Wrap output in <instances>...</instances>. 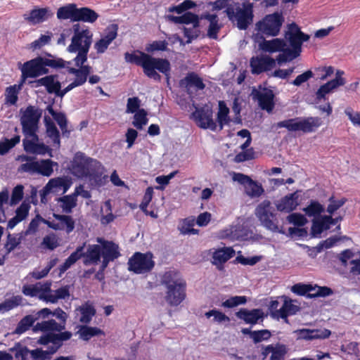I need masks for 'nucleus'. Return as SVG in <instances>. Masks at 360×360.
I'll use <instances>...</instances> for the list:
<instances>
[{
	"label": "nucleus",
	"instance_id": "c756f323",
	"mask_svg": "<svg viewBox=\"0 0 360 360\" xmlns=\"http://www.w3.org/2000/svg\"><path fill=\"white\" fill-rule=\"evenodd\" d=\"M294 333L297 335L298 339L302 340H314L322 339L329 337L330 332L328 330H311L307 328H302L296 330Z\"/></svg>",
	"mask_w": 360,
	"mask_h": 360
},
{
	"label": "nucleus",
	"instance_id": "c9c22d12",
	"mask_svg": "<svg viewBox=\"0 0 360 360\" xmlns=\"http://www.w3.org/2000/svg\"><path fill=\"white\" fill-rule=\"evenodd\" d=\"M235 251L231 248H224L221 249L217 250L213 253V264L218 266L219 269L221 268V266L230 258L233 257Z\"/></svg>",
	"mask_w": 360,
	"mask_h": 360
},
{
	"label": "nucleus",
	"instance_id": "aec40b11",
	"mask_svg": "<svg viewBox=\"0 0 360 360\" xmlns=\"http://www.w3.org/2000/svg\"><path fill=\"white\" fill-rule=\"evenodd\" d=\"M51 283L50 282L44 283L41 294L39 295V300L46 303H56L58 300L65 299L70 296L68 286L58 288L56 290L51 289Z\"/></svg>",
	"mask_w": 360,
	"mask_h": 360
},
{
	"label": "nucleus",
	"instance_id": "20e7f679",
	"mask_svg": "<svg viewBox=\"0 0 360 360\" xmlns=\"http://www.w3.org/2000/svg\"><path fill=\"white\" fill-rule=\"evenodd\" d=\"M91 72V68L90 66H83L77 69L74 68H70L69 72L75 75V79L63 90L60 89V82L53 75L42 77L38 79L37 82L40 86H44L49 93H53L57 96L63 97L74 88L84 84L86 82L87 77Z\"/></svg>",
	"mask_w": 360,
	"mask_h": 360
},
{
	"label": "nucleus",
	"instance_id": "58836bf2",
	"mask_svg": "<svg viewBox=\"0 0 360 360\" xmlns=\"http://www.w3.org/2000/svg\"><path fill=\"white\" fill-rule=\"evenodd\" d=\"M63 329H64V326L57 323L53 319L39 322L36 325H34L32 328L34 332H60Z\"/></svg>",
	"mask_w": 360,
	"mask_h": 360
},
{
	"label": "nucleus",
	"instance_id": "4468645a",
	"mask_svg": "<svg viewBox=\"0 0 360 360\" xmlns=\"http://www.w3.org/2000/svg\"><path fill=\"white\" fill-rule=\"evenodd\" d=\"M154 265L153 255L150 252H136L128 261V269L138 274L149 272Z\"/></svg>",
	"mask_w": 360,
	"mask_h": 360
},
{
	"label": "nucleus",
	"instance_id": "4d7b16f0",
	"mask_svg": "<svg viewBox=\"0 0 360 360\" xmlns=\"http://www.w3.org/2000/svg\"><path fill=\"white\" fill-rule=\"evenodd\" d=\"M148 119L147 118V113L143 109L139 110L134 116L132 124L137 129H142L143 127L147 124Z\"/></svg>",
	"mask_w": 360,
	"mask_h": 360
},
{
	"label": "nucleus",
	"instance_id": "423d86ee",
	"mask_svg": "<svg viewBox=\"0 0 360 360\" xmlns=\"http://www.w3.org/2000/svg\"><path fill=\"white\" fill-rule=\"evenodd\" d=\"M162 283L167 288L165 299L172 306L179 305L186 297V282L179 273L169 271L164 274Z\"/></svg>",
	"mask_w": 360,
	"mask_h": 360
},
{
	"label": "nucleus",
	"instance_id": "c85d7f7f",
	"mask_svg": "<svg viewBox=\"0 0 360 360\" xmlns=\"http://www.w3.org/2000/svg\"><path fill=\"white\" fill-rule=\"evenodd\" d=\"M180 86L186 88L189 94H192L193 90H202L205 88L202 80L195 73H189L184 79H181Z\"/></svg>",
	"mask_w": 360,
	"mask_h": 360
},
{
	"label": "nucleus",
	"instance_id": "ea45409f",
	"mask_svg": "<svg viewBox=\"0 0 360 360\" xmlns=\"http://www.w3.org/2000/svg\"><path fill=\"white\" fill-rule=\"evenodd\" d=\"M298 310L299 307L294 304L292 300H285L283 304L279 310L274 313V318L286 319L288 316L296 314Z\"/></svg>",
	"mask_w": 360,
	"mask_h": 360
},
{
	"label": "nucleus",
	"instance_id": "0eeeda50",
	"mask_svg": "<svg viewBox=\"0 0 360 360\" xmlns=\"http://www.w3.org/2000/svg\"><path fill=\"white\" fill-rule=\"evenodd\" d=\"M102 169V165L98 161L87 157L81 152H77L75 155L69 167L71 174L79 179H92L101 174Z\"/></svg>",
	"mask_w": 360,
	"mask_h": 360
},
{
	"label": "nucleus",
	"instance_id": "f257e3e1",
	"mask_svg": "<svg viewBox=\"0 0 360 360\" xmlns=\"http://www.w3.org/2000/svg\"><path fill=\"white\" fill-rule=\"evenodd\" d=\"M285 38L290 48L288 47L284 39L276 38L271 40H264L259 44V48L264 52H281L277 56L278 64L291 61L300 55L302 44L309 39V35L302 32L297 25L291 23L288 26Z\"/></svg>",
	"mask_w": 360,
	"mask_h": 360
},
{
	"label": "nucleus",
	"instance_id": "6e6552de",
	"mask_svg": "<svg viewBox=\"0 0 360 360\" xmlns=\"http://www.w3.org/2000/svg\"><path fill=\"white\" fill-rule=\"evenodd\" d=\"M255 214L261 224L274 233L285 234L283 228L278 225L276 214L269 200H265L256 207Z\"/></svg>",
	"mask_w": 360,
	"mask_h": 360
},
{
	"label": "nucleus",
	"instance_id": "de8ad7c7",
	"mask_svg": "<svg viewBox=\"0 0 360 360\" xmlns=\"http://www.w3.org/2000/svg\"><path fill=\"white\" fill-rule=\"evenodd\" d=\"M195 219L193 218H186L183 219L179 225V230L184 235H195L198 233V230L193 228Z\"/></svg>",
	"mask_w": 360,
	"mask_h": 360
},
{
	"label": "nucleus",
	"instance_id": "f8f14e48",
	"mask_svg": "<svg viewBox=\"0 0 360 360\" xmlns=\"http://www.w3.org/2000/svg\"><path fill=\"white\" fill-rule=\"evenodd\" d=\"M23 160L27 162L22 164L20 170L27 172L30 174H39L44 176H50L53 172V167H57L58 163L50 159L37 160L34 159L28 160L25 157Z\"/></svg>",
	"mask_w": 360,
	"mask_h": 360
},
{
	"label": "nucleus",
	"instance_id": "37998d69",
	"mask_svg": "<svg viewBox=\"0 0 360 360\" xmlns=\"http://www.w3.org/2000/svg\"><path fill=\"white\" fill-rule=\"evenodd\" d=\"M46 110L53 117L59 125L63 136H68L70 131L67 129V119L62 112H56L54 111L52 105H47Z\"/></svg>",
	"mask_w": 360,
	"mask_h": 360
},
{
	"label": "nucleus",
	"instance_id": "2f4dec72",
	"mask_svg": "<svg viewBox=\"0 0 360 360\" xmlns=\"http://www.w3.org/2000/svg\"><path fill=\"white\" fill-rule=\"evenodd\" d=\"M53 13L49 8H36L30 11L29 15H25V18L32 24L42 22L51 18Z\"/></svg>",
	"mask_w": 360,
	"mask_h": 360
},
{
	"label": "nucleus",
	"instance_id": "0e129e2a",
	"mask_svg": "<svg viewBox=\"0 0 360 360\" xmlns=\"http://www.w3.org/2000/svg\"><path fill=\"white\" fill-rule=\"evenodd\" d=\"M205 316L207 318L213 316V321L219 323L229 322L230 321V319L225 314L216 309H212L206 312Z\"/></svg>",
	"mask_w": 360,
	"mask_h": 360
},
{
	"label": "nucleus",
	"instance_id": "c03bdc74",
	"mask_svg": "<svg viewBox=\"0 0 360 360\" xmlns=\"http://www.w3.org/2000/svg\"><path fill=\"white\" fill-rule=\"evenodd\" d=\"M229 109L224 101L219 102V111L217 112V129L221 130L225 124H227L230 118L229 116Z\"/></svg>",
	"mask_w": 360,
	"mask_h": 360
},
{
	"label": "nucleus",
	"instance_id": "72a5a7b5",
	"mask_svg": "<svg viewBox=\"0 0 360 360\" xmlns=\"http://www.w3.org/2000/svg\"><path fill=\"white\" fill-rule=\"evenodd\" d=\"M77 9L75 4H68L60 6L57 11V18L60 20H70L72 22H76Z\"/></svg>",
	"mask_w": 360,
	"mask_h": 360
},
{
	"label": "nucleus",
	"instance_id": "1a4fd4ad",
	"mask_svg": "<svg viewBox=\"0 0 360 360\" xmlns=\"http://www.w3.org/2000/svg\"><path fill=\"white\" fill-rule=\"evenodd\" d=\"M229 20L240 30H246L252 22L253 10L251 4L231 5L226 9Z\"/></svg>",
	"mask_w": 360,
	"mask_h": 360
},
{
	"label": "nucleus",
	"instance_id": "a878e982",
	"mask_svg": "<svg viewBox=\"0 0 360 360\" xmlns=\"http://www.w3.org/2000/svg\"><path fill=\"white\" fill-rule=\"evenodd\" d=\"M275 65L276 60L269 56L252 57L250 60V67L254 74L269 70L274 68Z\"/></svg>",
	"mask_w": 360,
	"mask_h": 360
},
{
	"label": "nucleus",
	"instance_id": "864d4df0",
	"mask_svg": "<svg viewBox=\"0 0 360 360\" xmlns=\"http://www.w3.org/2000/svg\"><path fill=\"white\" fill-rule=\"evenodd\" d=\"M22 238L21 234H8L6 242L4 245L7 254L14 250L20 245Z\"/></svg>",
	"mask_w": 360,
	"mask_h": 360
},
{
	"label": "nucleus",
	"instance_id": "473e14b6",
	"mask_svg": "<svg viewBox=\"0 0 360 360\" xmlns=\"http://www.w3.org/2000/svg\"><path fill=\"white\" fill-rule=\"evenodd\" d=\"M84 264L85 265L97 264L101 257L100 245H89L86 252H83Z\"/></svg>",
	"mask_w": 360,
	"mask_h": 360
},
{
	"label": "nucleus",
	"instance_id": "f704fd0d",
	"mask_svg": "<svg viewBox=\"0 0 360 360\" xmlns=\"http://www.w3.org/2000/svg\"><path fill=\"white\" fill-rule=\"evenodd\" d=\"M96 310L94 306L89 303H84L75 309L76 316L82 323H88L95 315Z\"/></svg>",
	"mask_w": 360,
	"mask_h": 360
},
{
	"label": "nucleus",
	"instance_id": "5701e85b",
	"mask_svg": "<svg viewBox=\"0 0 360 360\" xmlns=\"http://www.w3.org/2000/svg\"><path fill=\"white\" fill-rule=\"evenodd\" d=\"M25 150L30 153L45 155L49 153L52 157L51 150L43 143H40L37 134L26 137L23 140Z\"/></svg>",
	"mask_w": 360,
	"mask_h": 360
},
{
	"label": "nucleus",
	"instance_id": "f3484780",
	"mask_svg": "<svg viewBox=\"0 0 360 360\" xmlns=\"http://www.w3.org/2000/svg\"><path fill=\"white\" fill-rule=\"evenodd\" d=\"M47 63L40 57L30 60L25 63L20 68L22 77L25 80L26 78H34L47 72Z\"/></svg>",
	"mask_w": 360,
	"mask_h": 360
},
{
	"label": "nucleus",
	"instance_id": "e433bc0d",
	"mask_svg": "<svg viewBox=\"0 0 360 360\" xmlns=\"http://www.w3.org/2000/svg\"><path fill=\"white\" fill-rule=\"evenodd\" d=\"M44 122L46 127V135L52 140L53 146L57 148L60 147V135L59 131L56 127L53 121L47 115L44 117Z\"/></svg>",
	"mask_w": 360,
	"mask_h": 360
},
{
	"label": "nucleus",
	"instance_id": "a19ab883",
	"mask_svg": "<svg viewBox=\"0 0 360 360\" xmlns=\"http://www.w3.org/2000/svg\"><path fill=\"white\" fill-rule=\"evenodd\" d=\"M99 15L94 10L88 7L78 8L76 22H84L86 23L93 24L95 22Z\"/></svg>",
	"mask_w": 360,
	"mask_h": 360
},
{
	"label": "nucleus",
	"instance_id": "bf43d9fd",
	"mask_svg": "<svg viewBox=\"0 0 360 360\" xmlns=\"http://www.w3.org/2000/svg\"><path fill=\"white\" fill-rule=\"evenodd\" d=\"M338 86L335 85L333 82L329 81L327 83L321 85L316 93V99L321 100L324 98L325 96L331 93L333 90Z\"/></svg>",
	"mask_w": 360,
	"mask_h": 360
},
{
	"label": "nucleus",
	"instance_id": "a18cd8bd",
	"mask_svg": "<svg viewBox=\"0 0 360 360\" xmlns=\"http://www.w3.org/2000/svg\"><path fill=\"white\" fill-rule=\"evenodd\" d=\"M37 321V318L34 317L32 314L27 315L23 317L18 323L14 333L21 335L26 332Z\"/></svg>",
	"mask_w": 360,
	"mask_h": 360
},
{
	"label": "nucleus",
	"instance_id": "f03ea898",
	"mask_svg": "<svg viewBox=\"0 0 360 360\" xmlns=\"http://www.w3.org/2000/svg\"><path fill=\"white\" fill-rule=\"evenodd\" d=\"M124 58L128 63L141 66L144 74L154 80L160 81L161 79V76L156 70L165 75L167 79L169 77L171 65L167 59L154 58L143 52H139L138 54L126 53Z\"/></svg>",
	"mask_w": 360,
	"mask_h": 360
},
{
	"label": "nucleus",
	"instance_id": "6e6d98bb",
	"mask_svg": "<svg viewBox=\"0 0 360 360\" xmlns=\"http://www.w3.org/2000/svg\"><path fill=\"white\" fill-rule=\"evenodd\" d=\"M20 141V136H15L11 139H4L0 141V155L6 154Z\"/></svg>",
	"mask_w": 360,
	"mask_h": 360
},
{
	"label": "nucleus",
	"instance_id": "49530a36",
	"mask_svg": "<svg viewBox=\"0 0 360 360\" xmlns=\"http://www.w3.org/2000/svg\"><path fill=\"white\" fill-rule=\"evenodd\" d=\"M303 211L308 217H313L314 219L319 217L324 211V207L318 201L311 200L309 204L303 209Z\"/></svg>",
	"mask_w": 360,
	"mask_h": 360
},
{
	"label": "nucleus",
	"instance_id": "ddd939ff",
	"mask_svg": "<svg viewBox=\"0 0 360 360\" xmlns=\"http://www.w3.org/2000/svg\"><path fill=\"white\" fill-rule=\"evenodd\" d=\"M283 22L282 15L274 13L266 15L262 20L259 21L256 24V29L261 34L274 37L279 33Z\"/></svg>",
	"mask_w": 360,
	"mask_h": 360
},
{
	"label": "nucleus",
	"instance_id": "9d476101",
	"mask_svg": "<svg viewBox=\"0 0 360 360\" xmlns=\"http://www.w3.org/2000/svg\"><path fill=\"white\" fill-rule=\"evenodd\" d=\"M321 124V119L318 117H296L278 122L277 127L285 128L290 131H301L308 133L315 131Z\"/></svg>",
	"mask_w": 360,
	"mask_h": 360
},
{
	"label": "nucleus",
	"instance_id": "2eb2a0df",
	"mask_svg": "<svg viewBox=\"0 0 360 360\" xmlns=\"http://www.w3.org/2000/svg\"><path fill=\"white\" fill-rule=\"evenodd\" d=\"M72 181L67 177L51 179L42 190L39 191L41 203H46V196L50 193L64 194L70 188Z\"/></svg>",
	"mask_w": 360,
	"mask_h": 360
},
{
	"label": "nucleus",
	"instance_id": "774afa93",
	"mask_svg": "<svg viewBox=\"0 0 360 360\" xmlns=\"http://www.w3.org/2000/svg\"><path fill=\"white\" fill-rule=\"evenodd\" d=\"M30 207L31 206L30 203L25 200L20 206L17 208L15 216L21 221H23L28 216Z\"/></svg>",
	"mask_w": 360,
	"mask_h": 360
},
{
	"label": "nucleus",
	"instance_id": "e2e57ef3",
	"mask_svg": "<svg viewBox=\"0 0 360 360\" xmlns=\"http://www.w3.org/2000/svg\"><path fill=\"white\" fill-rule=\"evenodd\" d=\"M247 302L245 296H233L223 302L221 306L225 308H233Z\"/></svg>",
	"mask_w": 360,
	"mask_h": 360
},
{
	"label": "nucleus",
	"instance_id": "a211bd4d",
	"mask_svg": "<svg viewBox=\"0 0 360 360\" xmlns=\"http://www.w3.org/2000/svg\"><path fill=\"white\" fill-rule=\"evenodd\" d=\"M192 117L199 127L212 131L217 130V124L213 120L212 110L209 107L196 109L192 113Z\"/></svg>",
	"mask_w": 360,
	"mask_h": 360
},
{
	"label": "nucleus",
	"instance_id": "cd10ccee",
	"mask_svg": "<svg viewBox=\"0 0 360 360\" xmlns=\"http://www.w3.org/2000/svg\"><path fill=\"white\" fill-rule=\"evenodd\" d=\"M299 205L297 192L288 194L276 202V209L283 212L289 213L296 209Z\"/></svg>",
	"mask_w": 360,
	"mask_h": 360
},
{
	"label": "nucleus",
	"instance_id": "69168bd1",
	"mask_svg": "<svg viewBox=\"0 0 360 360\" xmlns=\"http://www.w3.org/2000/svg\"><path fill=\"white\" fill-rule=\"evenodd\" d=\"M44 221H47L46 219H43L40 215L37 214L34 219L30 221L28 228L25 232V235H31L35 233L39 226L41 222L44 224Z\"/></svg>",
	"mask_w": 360,
	"mask_h": 360
},
{
	"label": "nucleus",
	"instance_id": "39448f33",
	"mask_svg": "<svg viewBox=\"0 0 360 360\" xmlns=\"http://www.w3.org/2000/svg\"><path fill=\"white\" fill-rule=\"evenodd\" d=\"M168 18L175 23L185 24L187 27L189 25L198 27L202 24L207 25V36L211 39H217V33L220 30L218 17L215 13H205L198 18L191 12H186L180 16L168 15Z\"/></svg>",
	"mask_w": 360,
	"mask_h": 360
},
{
	"label": "nucleus",
	"instance_id": "6ab92c4d",
	"mask_svg": "<svg viewBox=\"0 0 360 360\" xmlns=\"http://www.w3.org/2000/svg\"><path fill=\"white\" fill-rule=\"evenodd\" d=\"M97 241L100 243L101 257L103 259L100 271H103L110 262L113 261L120 256V252L118 246L114 243L105 240L101 238H98Z\"/></svg>",
	"mask_w": 360,
	"mask_h": 360
},
{
	"label": "nucleus",
	"instance_id": "5fc2aeb1",
	"mask_svg": "<svg viewBox=\"0 0 360 360\" xmlns=\"http://www.w3.org/2000/svg\"><path fill=\"white\" fill-rule=\"evenodd\" d=\"M78 333L80 338L84 340H88L91 338L103 334V331L96 327L82 326L79 330Z\"/></svg>",
	"mask_w": 360,
	"mask_h": 360
},
{
	"label": "nucleus",
	"instance_id": "603ef678",
	"mask_svg": "<svg viewBox=\"0 0 360 360\" xmlns=\"http://www.w3.org/2000/svg\"><path fill=\"white\" fill-rule=\"evenodd\" d=\"M245 189L246 194L252 198L259 197L264 192L262 185L251 179L245 186Z\"/></svg>",
	"mask_w": 360,
	"mask_h": 360
},
{
	"label": "nucleus",
	"instance_id": "412c9836",
	"mask_svg": "<svg viewBox=\"0 0 360 360\" xmlns=\"http://www.w3.org/2000/svg\"><path fill=\"white\" fill-rule=\"evenodd\" d=\"M342 219L341 217L333 218L331 214L313 219L311 234L313 237H319L324 231L329 229L331 225L337 224Z\"/></svg>",
	"mask_w": 360,
	"mask_h": 360
},
{
	"label": "nucleus",
	"instance_id": "393cba45",
	"mask_svg": "<svg viewBox=\"0 0 360 360\" xmlns=\"http://www.w3.org/2000/svg\"><path fill=\"white\" fill-rule=\"evenodd\" d=\"M252 96L255 100L258 101L259 107L270 112L272 111L274 103V95L271 90L264 89L261 91L253 90Z\"/></svg>",
	"mask_w": 360,
	"mask_h": 360
},
{
	"label": "nucleus",
	"instance_id": "9b49d317",
	"mask_svg": "<svg viewBox=\"0 0 360 360\" xmlns=\"http://www.w3.org/2000/svg\"><path fill=\"white\" fill-rule=\"evenodd\" d=\"M20 123L22 131L26 137L35 135L39 129V122L41 117V110L32 105L21 110Z\"/></svg>",
	"mask_w": 360,
	"mask_h": 360
},
{
	"label": "nucleus",
	"instance_id": "dca6fc26",
	"mask_svg": "<svg viewBox=\"0 0 360 360\" xmlns=\"http://www.w3.org/2000/svg\"><path fill=\"white\" fill-rule=\"evenodd\" d=\"M46 345L48 346L46 350H43L41 349L30 350L25 347H20L15 352V359L17 360H27L28 356H30L32 360L50 359L51 358V355L58 349V346H52L51 344Z\"/></svg>",
	"mask_w": 360,
	"mask_h": 360
},
{
	"label": "nucleus",
	"instance_id": "13d9d810",
	"mask_svg": "<svg viewBox=\"0 0 360 360\" xmlns=\"http://www.w3.org/2000/svg\"><path fill=\"white\" fill-rule=\"evenodd\" d=\"M44 283H37L34 285H25L22 288L24 295L30 297H37L39 299V295L41 294Z\"/></svg>",
	"mask_w": 360,
	"mask_h": 360
},
{
	"label": "nucleus",
	"instance_id": "79ce46f5",
	"mask_svg": "<svg viewBox=\"0 0 360 360\" xmlns=\"http://www.w3.org/2000/svg\"><path fill=\"white\" fill-rule=\"evenodd\" d=\"M84 246L77 248L76 250L73 252L60 265L59 269V276H61L68 269H70L79 259L82 257Z\"/></svg>",
	"mask_w": 360,
	"mask_h": 360
},
{
	"label": "nucleus",
	"instance_id": "4be33fe9",
	"mask_svg": "<svg viewBox=\"0 0 360 360\" xmlns=\"http://www.w3.org/2000/svg\"><path fill=\"white\" fill-rule=\"evenodd\" d=\"M118 27L115 24L108 25L104 30L101 37L94 44V49L98 53H103L109 45L117 36Z\"/></svg>",
	"mask_w": 360,
	"mask_h": 360
},
{
	"label": "nucleus",
	"instance_id": "3c124183",
	"mask_svg": "<svg viewBox=\"0 0 360 360\" xmlns=\"http://www.w3.org/2000/svg\"><path fill=\"white\" fill-rule=\"evenodd\" d=\"M22 297L20 295L13 296L0 303V313H5L21 304Z\"/></svg>",
	"mask_w": 360,
	"mask_h": 360
},
{
	"label": "nucleus",
	"instance_id": "b1692460",
	"mask_svg": "<svg viewBox=\"0 0 360 360\" xmlns=\"http://www.w3.org/2000/svg\"><path fill=\"white\" fill-rule=\"evenodd\" d=\"M55 221H44V224L54 230H65L68 233L75 229V221L71 216L54 214Z\"/></svg>",
	"mask_w": 360,
	"mask_h": 360
},
{
	"label": "nucleus",
	"instance_id": "bb28decb",
	"mask_svg": "<svg viewBox=\"0 0 360 360\" xmlns=\"http://www.w3.org/2000/svg\"><path fill=\"white\" fill-rule=\"evenodd\" d=\"M236 316L243 320L245 323L255 325L263 321L264 313L260 309L251 310L242 309L236 313Z\"/></svg>",
	"mask_w": 360,
	"mask_h": 360
},
{
	"label": "nucleus",
	"instance_id": "8fccbe9b",
	"mask_svg": "<svg viewBox=\"0 0 360 360\" xmlns=\"http://www.w3.org/2000/svg\"><path fill=\"white\" fill-rule=\"evenodd\" d=\"M77 198L72 193L71 195H65L59 199L60 206L63 212L70 213L72 210L77 205Z\"/></svg>",
	"mask_w": 360,
	"mask_h": 360
},
{
	"label": "nucleus",
	"instance_id": "680f3d73",
	"mask_svg": "<svg viewBox=\"0 0 360 360\" xmlns=\"http://www.w3.org/2000/svg\"><path fill=\"white\" fill-rule=\"evenodd\" d=\"M24 195V186L22 185H17L13 188L11 193V200L9 202L10 205L13 206L17 205L23 198Z\"/></svg>",
	"mask_w": 360,
	"mask_h": 360
},
{
	"label": "nucleus",
	"instance_id": "7c9ffc66",
	"mask_svg": "<svg viewBox=\"0 0 360 360\" xmlns=\"http://www.w3.org/2000/svg\"><path fill=\"white\" fill-rule=\"evenodd\" d=\"M72 336L71 333L70 332H63L59 334H52L49 333L45 335L41 336L37 341V342L40 345H49L51 344L52 346L57 345L58 348L61 346V342L63 340H68Z\"/></svg>",
	"mask_w": 360,
	"mask_h": 360
},
{
	"label": "nucleus",
	"instance_id": "4c0bfd02",
	"mask_svg": "<svg viewBox=\"0 0 360 360\" xmlns=\"http://www.w3.org/2000/svg\"><path fill=\"white\" fill-rule=\"evenodd\" d=\"M270 353L271 354L270 360H284L287 347L281 344L269 345L264 348L263 354L267 355Z\"/></svg>",
	"mask_w": 360,
	"mask_h": 360
},
{
	"label": "nucleus",
	"instance_id": "052dcab7",
	"mask_svg": "<svg viewBox=\"0 0 360 360\" xmlns=\"http://www.w3.org/2000/svg\"><path fill=\"white\" fill-rule=\"evenodd\" d=\"M58 238L54 233L46 236L41 242V246L44 248L53 250L58 246Z\"/></svg>",
	"mask_w": 360,
	"mask_h": 360
},
{
	"label": "nucleus",
	"instance_id": "09e8293b",
	"mask_svg": "<svg viewBox=\"0 0 360 360\" xmlns=\"http://www.w3.org/2000/svg\"><path fill=\"white\" fill-rule=\"evenodd\" d=\"M20 86L16 84L8 86L5 91V103L8 105H15L18 99Z\"/></svg>",
	"mask_w": 360,
	"mask_h": 360
},
{
	"label": "nucleus",
	"instance_id": "7ed1b4c3",
	"mask_svg": "<svg viewBox=\"0 0 360 360\" xmlns=\"http://www.w3.org/2000/svg\"><path fill=\"white\" fill-rule=\"evenodd\" d=\"M73 35L71 44L67 50L70 53H77L74 58L75 65L81 68L87 60L91 44L92 43L93 33L90 29L84 25L74 24L72 27Z\"/></svg>",
	"mask_w": 360,
	"mask_h": 360
},
{
	"label": "nucleus",
	"instance_id": "338daca9",
	"mask_svg": "<svg viewBox=\"0 0 360 360\" xmlns=\"http://www.w3.org/2000/svg\"><path fill=\"white\" fill-rule=\"evenodd\" d=\"M168 43L165 41H153L146 45V51L148 53H153L158 51H165L167 50Z\"/></svg>",
	"mask_w": 360,
	"mask_h": 360
}]
</instances>
